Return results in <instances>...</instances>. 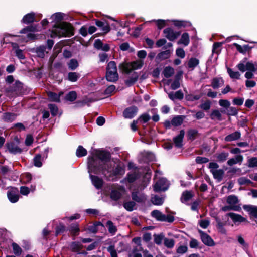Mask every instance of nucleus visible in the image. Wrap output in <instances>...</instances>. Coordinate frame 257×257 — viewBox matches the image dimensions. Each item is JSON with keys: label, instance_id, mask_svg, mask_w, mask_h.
Wrapping results in <instances>:
<instances>
[{"label": "nucleus", "instance_id": "57", "mask_svg": "<svg viewBox=\"0 0 257 257\" xmlns=\"http://www.w3.org/2000/svg\"><path fill=\"white\" fill-rule=\"evenodd\" d=\"M106 71H117L116 64L115 61H110L106 66Z\"/></svg>", "mask_w": 257, "mask_h": 257}, {"label": "nucleus", "instance_id": "3", "mask_svg": "<svg viewBox=\"0 0 257 257\" xmlns=\"http://www.w3.org/2000/svg\"><path fill=\"white\" fill-rule=\"evenodd\" d=\"M143 64V61L141 60L131 62L124 61L119 64L118 68L123 73L130 74L133 70L141 69Z\"/></svg>", "mask_w": 257, "mask_h": 257}, {"label": "nucleus", "instance_id": "53", "mask_svg": "<svg viewBox=\"0 0 257 257\" xmlns=\"http://www.w3.org/2000/svg\"><path fill=\"white\" fill-rule=\"evenodd\" d=\"M34 165L37 167H41L42 166L41 162V154H36L33 159Z\"/></svg>", "mask_w": 257, "mask_h": 257}, {"label": "nucleus", "instance_id": "56", "mask_svg": "<svg viewBox=\"0 0 257 257\" xmlns=\"http://www.w3.org/2000/svg\"><path fill=\"white\" fill-rule=\"evenodd\" d=\"M191 24L190 22L183 20H178V29L180 28H185L191 26Z\"/></svg>", "mask_w": 257, "mask_h": 257}, {"label": "nucleus", "instance_id": "62", "mask_svg": "<svg viewBox=\"0 0 257 257\" xmlns=\"http://www.w3.org/2000/svg\"><path fill=\"white\" fill-rule=\"evenodd\" d=\"M152 202L153 204L156 205H161L163 203V199L157 195H155L152 199Z\"/></svg>", "mask_w": 257, "mask_h": 257}, {"label": "nucleus", "instance_id": "22", "mask_svg": "<svg viewBox=\"0 0 257 257\" xmlns=\"http://www.w3.org/2000/svg\"><path fill=\"white\" fill-rule=\"evenodd\" d=\"M190 43V37L188 33L184 32L180 36L178 41V44H181L184 47L187 46Z\"/></svg>", "mask_w": 257, "mask_h": 257}, {"label": "nucleus", "instance_id": "26", "mask_svg": "<svg viewBox=\"0 0 257 257\" xmlns=\"http://www.w3.org/2000/svg\"><path fill=\"white\" fill-rule=\"evenodd\" d=\"M243 160V156L241 155H236L234 158L229 159L227 161V164L230 166L236 164H239L240 165L242 163Z\"/></svg>", "mask_w": 257, "mask_h": 257}, {"label": "nucleus", "instance_id": "19", "mask_svg": "<svg viewBox=\"0 0 257 257\" xmlns=\"http://www.w3.org/2000/svg\"><path fill=\"white\" fill-rule=\"evenodd\" d=\"M105 78L107 81L115 82L119 79L117 71H106Z\"/></svg>", "mask_w": 257, "mask_h": 257}, {"label": "nucleus", "instance_id": "40", "mask_svg": "<svg viewBox=\"0 0 257 257\" xmlns=\"http://www.w3.org/2000/svg\"><path fill=\"white\" fill-rule=\"evenodd\" d=\"M174 73V69L169 66L165 67L162 72V74H163L164 76L166 78L171 77Z\"/></svg>", "mask_w": 257, "mask_h": 257}, {"label": "nucleus", "instance_id": "43", "mask_svg": "<svg viewBox=\"0 0 257 257\" xmlns=\"http://www.w3.org/2000/svg\"><path fill=\"white\" fill-rule=\"evenodd\" d=\"M87 154V151L82 146L79 145L76 151V155L79 158L85 156Z\"/></svg>", "mask_w": 257, "mask_h": 257}, {"label": "nucleus", "instance_id": "12", "mask_svg": "<svg viewBox=\"0 0 257 257\" xmlns=\"http://www.w3.org/2000/svg\"><path fill=\"white\" fill-rule=\"evenodd\" d=\"M95 25L104 32V34L108 33L111 30L109 23L106 20L103 21L94 19Z\"/></svg>", "mask_w": 257, "mask_h": 257}, {"label": "nucleus", "instance_id": "6", "mask_svg": "<svg viewBox=\"0 0 257 257\" xmlns=\"http://www.w3.org/2000/svg\"><path fill=\"white\" fill-rule=\"evenodd\" d=\"M7 93H13L19 96L23 93V83L19 80H16L14 84L5 88Z\"/></svg>", "mask_w": 257, "mask_h": 257}, {"label": "nucleus", "instance_id": "11", "mask_svg": "<svg viewBox=\"0 0 257 257\" xmlns=\"http://www.w3.org/2000/svg\"><path fill=\"white\" fill-rule=\"evenodd\" d=\"M227 203L232 207V210L239 211L240 207L237 205L238 202L237 197L235 195H229L226 199Z\"/></svg>", "mask_w": 257, "mask_h": 257}, {"label": "nucleus", "instance_id": "2", "mask_svg": "<svg viewBox=\"0 0 257 257\" xmlns=\"http://www.w3.org/2000/svg\"><path fill=\"white\" fill-rule=\"evenodd\" d=\"M87 164L89 170L95 174L102 173L108 178V176H106V173L109 175L112 172V165H109L107 163L102 164L100 161L96 160L93 156H89L88 157Z\"/></svg>", "mask_w": 257, "mask_h": 257}, {"label": "nucleus", "instance_id": "52", "mask_svg": "<svg viewBox=\"0 0 257 257\" xmlns=\"http://www.w3.org/2000/svg\"><path fill=\"white\" fill-rule=\"evenodd\" d=\"M227 72L232 79H239L240 78V74L238 71H234L232 69L228 68Z\"/></svg>", "mask_w": 257, "mask_h": 257}, {"label": "nucleus", "instance_id": "35", "mask_svg": "<svg viewBox=\"0 0 257 257\" xmlns=\"http://www.w3.org/2000/svg\"><path fill=\"white\" fill-rule=\"evenodd\" d=\"M65 225L62 222L59 223L55 227V235L57 236L58 235L62 234L66 231L67 230Z\"/></svg>", "mask_w": 257, "mask_h": 257}, {"label": "nucleus", "instance_id": "28", "mask_svg": "<svg viewBox=\"0 0 257 257\" xmlns=\"http://www.w3.org/2000/svg\"><path fill=\"white\" fill-rule=\"evenodd\" d=\"M227 215L231 218L234 223H236L237 222H243L246 221V219L245 218L238 214L234 213H229L227 214Z\"/></svg>", "mask_w": 257, "mask_h": 257}, {"label": "nucleus", "instance_id": "16", "mask_svg": "<svg viewBox=\"0 0 257 257\" xmlns=\"http://www.w3.org/2000/svg\"><path fill=\"white\" fill-rule=\"evenodd\" d=\"M13 240L8 238L6 236V235L2 234L0 235V247L3 249H8L9 248L12 243Z\"/></svg>", "mask_w": 257, "mask_h": 257}, {"label": "nucleus", "instance_id": "17", "mask_svg": "<svg viewBox=\"0 0 257 257\" xmlns=\"http://www.w3.org/2000/svg\"><path fill=\"white\" fill-rule=\"evenodd\" d=\"M35 18V13L34 12H31L28 13L24 16L23 17L21 22L25 24H30L33 23L34 22H37Z\"/></svg>", "mask_w": 257, "mask_h": 257}, {"label": "nucleus", "instance_id": "63", "mask_svg": "<svg viewBox=\"0 0 257 257\" xmlns=\"http://www.w3.org/2000/svg\"><path fill=\"white\" fill-rule=\"evenodd\" d=\"M247 67L248 71L257 73V63H253L251 62H247Z\"/></svg>", "mask_w": 257, "mask_h": 257}, {"label": "nucleus", "instance_id": "48", "mask_svg": "<svg viewBox=\"0 0 257 257\" xmlns=\"http://www.w3.org/2000/svg\"><path fill=\"white\" fill-rule=\"evenodd\" d=\"M65 98L67 101L73 102L77 98V93L75 91H70L66 95Z\"/></svg>", "mask_w": 257, "mask_h": 257}, {"label": "nucleus", "instance_id": "59", "mask_svg": "<svg viewBox=\"0 0 257 257\" xmlns=\"http://www.w3.org/2000/svg\"><path fill=\"white\" fill-rule=\"evenodd\" d=\"M154 242L157 245H160L162 243V240L164 238V235L163 233H160V234H156L154 235Z\"/></svg>", "mask_w": 257, "mask_h": 257}, {"label": "nucleus", "instance_id": "15", "mask_svg": "<svg viewBox=\"0 0 257 257\" xmlns=\"http://www.w3.org/2000/svg\"><path fill=\"white\" fill-rule=\"evenodd\" d=\"M67 230L70 232L71 235L74 237L78 236L80 232L79 225L78 223H71L67 227Z\"/></svg>", "mask_w": 257, "mask_h": 257}, {"label": "nucleus", "instance_id": "13", "mask_svg": "<svg viewBox=\"0 0 257 257\" xmlns=\"http://www.w3.org/2000/svg\"><path fill=\"white\" fill-rule=\"evenodd\" d=\"M124 172V167L120 164H117L115 168H112V172L108 176L107 179L110 180L114 176L122 175Z\"/></svg>", "mask_w": 257, "mask_h": 257}, {"label": "nucleus", "instance_id": "42", "mask_svg": "<svg viewBox=\"0 0 257 257\" xmlns=\"http://www.w3.org/2000/svg\"><path fill=\"white\" fill-rule=\"evenodd\" d=\"M171 125L177 126V116H174L171 121L166 120L164 122V126L167 130L170 129Z\"/></svg>", "mask_w": 257, "mask_h": 257}, {"label": "nucleus", "instance_id": "27", "mask_svg": "<svg viewBox=\"0 0 257 257\" xmlns=\"http://www.w3.org/2000/svg\"><path fill=\"white\" fill-rule=\"evenodd\" d=\"M170 55V51L167 50L165 51H162L158 54L156 57V61L157 63H159L160 61L167 59Z\"/></svg>", "mask_w": 257, "mask_h": 257}, {"label": "nucleus", "instance_id": "44", "mask_svg": "<svg viewBox=\"0 0 257 257\" xmlns=\"http://www.w3.org/2000/svg\"><path fill=\"white\" fill-rule=\"evenodd\" d=\"M210 118L213 120H221L222 115L221 112L216 109L212 110L210 114Z\"/></svg>", "mask_w": 257, "mask_h": 257}, {"label": "nucleus", "instance_id": "1", "mask_svg": "<svg viewBox=\"0 0 257 257\" xmlns=\"http://www.w3.org/2000/svg\"><path fill=\"white\" fill-rule=\"evenodd\" d=\"M74 35V28L69 22H62L59 24H54L51 31V36L70 37Z\"/></svg>", "mask_w": 257, "mask_h": 257}, {"label": "nucleus", "instance_id": "18", "mask_svg": "<svg viewBox=\"0 0 257 257\" xmlns=\"http://www.w3.org/2000/svg\"><path fill=\"white\" fill-rule=\"evenodd\" d=\"M6 147L9 151L14 154H20L22 152V149L16 145L13 142L7 143Z\"/></svg>", "mask_w": 257, "mask_h": 257}, {"label": "nucleus", "instance_id": "37", "mask_svg": "<svg viewBox=\"0 0 257 257\" xmlns=\"http://www.w3.org/2000/svg\"><path fill=\"white\" fill-rule=\"evenodd\" d=\"M64 14L60 13V12H57L54 14L52 16L51 18L53 19V21L55 22V24H59L62 23L63 21V20L64 19L63 17Z\"/></svg>", "mask_w": 257, "mask_h": 257}, {"label": "nucleus", "instance_id": "50", "mask_svg": "<svg viewBox=\"0 0 257 257\" xmlns=\"http://www.w3.org/2000/svg\"><path fill=\"white\" fill-rule=\"evenodd\" d=\"M151 119L150 116L147 113H144L141 115L138 118L139 122L142 123H146Z\"/></svg>", "mask_w": 257, "mask_h": 257}, {"label": "nucleus", "instance_id": "31", "mask_svg": "<svg viewBox=\"0 0 257 257\" xmlns=\"http://www.w3.org/2000/svg\"><path fill=\"white\" fill-rule=\"evenodd\" d=\"M139 75L137 72H134L133 73L132 77H131L129 79L125 80V84L127 87H131L133 86L137 81Z\"/></svg>", "mask_w": 257, "mask_h": 257}, {"label": "nucleus", "instance_id": "46", "mask_svg": "<svg viewBox=\"0 0 257 257\" xmlns=\"http://www.w3.org/2000/svg\"><path fill=\"white\" fill-rule=\"evenodd\" d=\"M11 245L12 246L13 251L14 254L17 256H19L22 252L21 248L17 243L14 242H13Z\"/></svg>", "mask_w": 257, "mask_h": 257}, {"label": "nucleus", "instance_id": "21", "mask_svg": "<svg viewBox=\"0 0 257 257\" xmlns=\"http://www.w3.org/2000/svg\"><path fill=\"white\" fill-rule=\"evenodd\" d=\"M90 177L93 185L96 189H100L102 187L103 181L101 178L97 176L92 175L91 174H90Z\"/></svg>", "mask_w": 257, "mask_h": 257}, {"label": "nucleus", "instance_id": "34", "mask_svg": "<svg viewBox=\"0 0 257 257\" xmlns=\"http://www.w3.org/2000/svg\"><path fill=\"white\" fill-rule=\"evenodd\" d=\"M243 209L249 212V213L257 218V207L252 205H244Z\"/></svg>", "mask_w": 257, "mask_h": 257}, {"label": "nucleus", "instance_id": "54", "mask_svg": "<svg viewBox=\"0 0 257 257\" xmlns=\"http://www.w3.org/2000/svg\"><path fill=\"white\" fill-rule=\"evenodd\" d=\"M48 108L50 109L51 115L53 116H55L58 114V108L57 106L55 104H49Z\"/></svg>", "mask_w": 257, "mask_h": 257}, {"label": "nucleus", "instance_id": "45", "mask_svg": "<svg viewBox=\"0 0 257 257\" xmlns=\"http://www.w3.org/2000/svg\"><path fill=\"white\" fill-rule=\"evenodd\" d=\"M110 198L114 201L118 200L122 196L121 193L117 190H112L110 192Z\"/></svg>", "mask_w": 257, "mask_h": 257}, {"label": "nucleus", "instance_id": "51", "mask_svg": "<svg viewBox=\"0 0 257 257\" xmlns=\"http://www.w3.org/2000/svg\"><path fill=\"white\" fill-rule=\"evenodd\" d=\"M138 191H133L132 192V199L138 203H142L143 201V198L141 195H139Z\"/></svg>", "mask_w": 257, "mask_h": 257}, {"label": "nucleus", "instance_id": "24", "mask_svg": "<svg viewBox=\"0 0 257 257\" xmlns=\"http://www.w3.org/2000/svg\"><path fill=\"white\" fill-rule=\"evenodd\" d=\"M63 94L60 92L59 94L52 91H49L47 93L49 100L51 102H59L60 101V96Z\"/></svg>", "mask_w": 257, "mask_h": 257}, {"label": "nucleus", "instance_id": "20", "mask_svg": "<svg viewBox=\"0 0 257 257\" xmlns=\"http://www.w3.org/2000/svg\"><path fill=\"white\" fill-rule=\"evenodd\" d=\"M18 115L17 113L6 112L3 113L2 119L5 122L11 123L16 119Z\"/></svg>", "mask_w": 257, "mask_h": 257}, {"label": "nucleus", "instance_id": "10", "mask_svg": "<svg viewBox=\"0 0 257 257\" xmlns=\"http://www.w3.org/2000/svg\"><path fill=\"white\" fill-rule=\"evenodd\" d=\"M198 232L200 234L201 239L205 245L208 246H213L215 245L214 241L209 235L201 230H199Z\"/></svg>", "mask_w": 257, "mask_h": 257}, {"label": "nucleus", "instance_id": "8", "mask_svg": "<svg viewBox=\"0 0 257 257\" xmlns=\"http://www.w3.org/2000/svg\"><path fill=\"white\" fill-rule=\"evenodd\" d=\"M169 184L167 180L163 178L159 179L154 186V190L155 192L165 191L168 189Z\"/></svg>", "mask_w": 257, "mask_h": 257}, {"label": "nucleus", "instance_id": "4", "mask_svg": "<svg viewBox=\"0 0 257 257\" xmlns=\"http://www.w3.org/2000/svg\"><path fill=\"white\" fill-rule=\"evenodd\" d=\"M94 151L93 156L96 160H100L102 164H106L110 161L111 156L109 151L100 149H95Z\"/></svg>", "mask_w": 257, "mask_h": 257}, {"label": "nucleus", "instance_id": "39", "mask_svg": "<svg viewBox=\"0 0 257 257\" xmlns=\"http://www.w3.org/2000/svg\"><path fill=\"white\" fill-rule=\"evenodd\" d=\"M173 143L171 140H168L165 142L163 144V147L165 149L170 150L173 147V144L175 147H177V136H175L173 138Z\"/></svg>", "mask_w": 257, "mask_h": 257}, {"label": "nucleus", "instance_id": "25", "mask_svg": "<svg viewBox=\"0 0 257 257\" xmlns=\"http://www.w3.org/2000/svg\"><path fill=\"white\" fill-rule=\"evenodd\" d=\"M214 178L220 182L223 178L224 175V171L223 169H219L216 170L212 171L211 173Z\"/></svg>", "mask_w": 257, "mask_h": 257}, {"label": "nucleus", "instance_id": "55", "mask_svg": "<svg viewBox=\"0 0 257 257\" xmlns=\"http://www.w3.org/2000/svg\"><path fill=\"white\" fill-rule=\"evenodd\" d=\"M124 208L128 211H132L134 210V207L136 205V203L134 201H128L123 203Z\"/></svg>", "mask_w": 257, "mask_h": 257}, {"label": "nucleus", "instance_id": "58", "mask_svg": "<svg viewBox=\"0 0 257 257\" xmlns=\"http://www.w3.org/2000/svg\"><path fill=\"white\" fill-rule=\"evenodd\" d=\"M95 100L92 98H88L83 99L82 101H77V103L80 106H83L85 105H87L88 106H90V103L94 102Z\"/></svg>", "mask_w": 257, "mask_h": 257}, {"label": "nucleus", "instance_id": "32", "mask_svg": "<svg viewBox=\"0 0 257 257\" xmlns=\"http://www.w3.org/2000/svg\"><path fill=\"white\" fill-rule=\"evenodd\" d=\"M241 137V133L239 131H236L231 134L226 136L225 138V141L227 142H231L239 139Z\"/></svg>", "mask_w": 257, "mask_h": 257}, {"label": "nucleus", "instance_id": "29", "mask_svg": "<svg viewBox=\"0 0 257 257\" xmlns=\"http://www.w3.org/2000/svg\"><path fill=\"white\" fill-rule=\"evenodd\" d=\"M83 245L78 241L72 242L70 245V250L73 252L80 253V251L83 247Z\"/></svg>", "mask_w": 257, "mask_h": 257}, {"label": "nucleus", "instance_id": "33", "mask_svg": "<svg viewBox=\"0 0 257 257\" xmlns=\"http://www.w3.org/2000/svg\"><path fill=\"white\" fill-rule=\"evenodd\" d=\"M224 84V80L222 78H214L212 79L211 86L214 89H217Z\"/></svg>", "mask_w": 257, "mask_h": 257}, {"label": "nucleus", "instance_id": "61", "mask_svg": "<svg viewBox=\"0 0 257 257\" xmlns=\"http://www.w3.org/2000/svg\"><path fill=\"white\" fill-rule=\"evenodd\" d=\"M174 241L172 239H169L167 238H164V245L167 248H171L174 245Z\"/></svg>", "mask_w": 257, "mask_h": 257}, {"label": "nucleus", "instance_id": "49", "mask_svg": "<svg viewBox=\"0 0 257 257\" xmlns=\"http://www.w3.org/2000/svg\"><path fill=\"white\" fill-rule=\"evenodd\" d=\"M78 66L79 63L76 59H71L68 63V68L71 70H75Z\"/></svg>", "mask_w": 257, "mask_h": 257}, {"label": "nucleus", "instance_id": "23", "mask_svg": "<svg viewBox=\"0 0 257 257\" xmlns=\"http://www.w3.org/2000/svg\"><path fill=\"white\" fill-rule=\"evenodd\" d=\"M165 36L170 41H173L177 38V32H174L171 28H167L163 30Z\"/></svg>", "mask_w": 257, "mask_h": 257}, {"label": "nucleus", "instance_id": "47", "mask_svg": "<svg viewBox=\"0 0 257 257\" xmlns=\"http://www.w3.org/2000/svg\"><path fill=\"white\" fill-rule=\"evenodd\" d=\"M80 77L78 73L74 72H70L68 73V80L71 82H74L77 81Z\"/></svg>", "mask_w": 257, "mask_h": 257}, {"label": "nucleus", "instance_id": "30", "mask_svg": "<svg viewBox=\"0 0 257 257\" xmlns=\"http://www.w3.org/2000/svg\"><path fill=\"white\" fill-rule=\"evenodd\" d=\"M199 60L196 58H191L186 62V67L191 70H193L199 64Z\"/></svg>", "mask_w": 257, "mask_h": 257}, {"label": "nucleus", "instance_id": "5", "mask_svg": "<svg viewBox=\"0 0 257 257\" xmlns=\"http://www.w3.org/2000/svg\"><path fill=\"white\" fill-rule=\"evenodd\" d=\"M152 216L157 221L172 223L174 220V217L171 215H165L158 210H154L151 212Z\"/></svg>", "mask_w": 257, "mask_h": 257}, {"label": "nucleus", "instance_id": "7", "mask_svg": "<svg viewBox=\"0 0 257 257\" xmlns=\"http://www.w3.org/2000/svg\"><path fill=\"white\" fill-rule=\"evenodd\" d=\"M9 190L7 191V195L9 200L13 203L18 202L19 199V191L17 188L10 186L8 187Z\"/></svg>", "mask_w": 257, "mask_h": 257}, {"label": "nucleus", "instance_id": "64", "mask_svg": "<svg viewBox=\"0 0 257 257\" xmlns=\"http://www.w3.org/2000/svg\"><path fill=\"white\" fill-rule=\"evenodd\" d=\"M248 166L250 168L257 167V158L252 157L248 160Z\"/></svg>", "mask_w": 257, "mask_h": 257}, {"label": "nucleus", "instance_id": "14", "mask_svg": "<svg viewBox=\"0 0 257 257\" xmlns=\"http://www.w3.org/2000/svg\"><path fill=\"white\" fill-rule=\"evenodd\" d=\"M194 196V193L191 191H184L180 198L181 201L188 205H190V201Z\"/></svg>", "mask_w": 257, "mask_h": 257}, {"label": "nucleus", "instance_id": "9", "mask_svg": "<svg viewBox=\"0 0 257 257\" xmlns=\"http://www.w3.org/2000/svg\"><path fill=\"white\" fill-rule=\"evenodd\" d=\"M138 111V109L136 106L127 107L123 111V116L125 118L132 119L136 115Z\"/></svg>", "mask_w": 257, "mask_h": 257}, {"label": "nucleus", "instance_id": "38", "mask_svg": "<svg viewBox=\"0 0 257 257\" xmlns=\"http://www.w3.org/2000/svg\"><path fill=\"white\" fill-rule=\"evenodd\" d=\"M46 49V46L41 45L36 48L35 52L37 54L38 57L41 58H43L45 57Z\"/></svg>", "mask_w": 257, "mask_h": 257}, {"label": "nucleus", "instance_id": "36", "mask_svg": "<svg viewBox=\"0 0 257 257\" xmlns=\"http://www.w3.org/2000/svg\"><path fill=\"white\" fill-rule=\"evenodd\" d=\"M106 226L108 228V232L110 234L112 235L115 234L117 231V229L112 221L108 220L106 223Z\"/></svg>", "mask_w": 257, "mask_h": 257}, {"label": "nucleus", "instance_id": "60", "mask_svg": "<svg viewBox=\"0 0 257 257\" xmlns=\"http://www.w3.org/2000/svg\"><path fill=\"white\" fill-rule=\"evenodd\" d=\"M107 250L110 253L111 257H117V253L114 245H110L109 246Z\"/></svg>", "mask_w": 257, "mask_h": 257}, {"label": "nucleus", "instance_id": "41", "mask_svg": "<svg viewBox=\"0 0 257 257\" xmlns=\"http://www.w3.org/2000/svg\"><path fill=\"white\" fill-rule=\"evenodd\" d=\"M37 31L36 25H30L23 28L20 31V34H26L28 32H34Z\"/></svg>", "mask_w": 257, "mask_h": 257}]
</instances>
